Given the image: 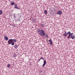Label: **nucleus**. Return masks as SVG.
I'll return each mask as SVG.
<instances>
[{"mask_svg": "<svg viewBox=\"0 0 75 75\" xmlns=\"http://www.w3.org/2000/svg\"><path fill=\"white\" fill-rule=\"evenodd\" d=\"M74 33H70V35H74V34H73Z\"/></svg>", "mask_w": 75, "mask_h": 75, "instance_id": "obj_21", "label": "nucleus"}, {"mask_svg": "<svg viewBox=\"0 0 75 75\" xmlns=\"http://www.w3.org/2000/svg\"><path fill=\"white\" fill-rule=\"evenodd\" d=\"M0 34H1V33H0Z\"/></svg>", "mask_w": 75, "mask_h": 75, "instance_id": "obj_24", "label": "nucleus"}, {"mask_svg": "<svg viewBox=\"0 0 75 75\" xmlns=\"http://www.w3.org/2000/svg\"><path fill=\"white\" fill-rule=\"evenodd\" d=\"M67 38L68 39L69 38H71L72 40H74L75 39V37L74 35H70L69 38L67 37Z\"/></svg>", "mask_w": 75, "mask_h": 75, "instance_id": "obj_2", "label": "nucleus"}, {"mask_svg": "<svg viewBox=\"0 0 75 75\" xmlns=\"http://www.w3.org/2000/svg\"><path fill=\"white\" fill-rule=\"evenodd\" d=\"M11 44V45H14V42H12Z\"/></svg>", "mask_w": 75, "mask_h": 75, "instance_id": "obj_16", "label": "nucleus"}, {"mask_svg": "<svg viewBox=\"0 0 75 75\" xmlns=\"http://www.w3.org/2000/svg\"><path fill=\"white\" fill-rule=\"evenodd\" d=\"M13 40H14V39H9L8 42V45H10V44H11V42H13Z\"/></svg>", "mask_w": 75, "mask_h": 75, "instance_id": "obj_3", "label": "nucleus"}, {"mask_svg": "<svg viewBox=\"0 0 75 75\" xmlns=\"http://www.w3.org/2000/svg\"><path fill=\"white\" fill-rule=\"evenodd\" d=\"M10 64H8V65H7V67H8V68H9V67H10Z\"/></svg>", "mask_w": 75, "mask_h": 75, "instance_id": "obj_20", "label": "nucleus"}, {"mask_svg": "<svg viewBox=\"0 0 75 75\" xmlns=\"http://www.w3.org/2000/svg\"><path fill=\"white\" fill-rule=\"evenodd\" d=\"M11 4L12 6H13V5H14V4H16L14 2H11Z\"/></svg>", "mask_w": 75, "mask_h": 75, "instance_id": "obj_10", "label": "nucleus"}, {"mask_svg": "<svg viewBox=\"0 0 75 75\" xmlns=\"http://www.w3.org/2000/svg\"><path fill=\"white\" fill-rule=\"evenodd\" d=\"M68 34L67 33V32H66V31H65L64 32V33L63 34V36H64V37L65 36L66 37H67V36H68Z\"/></svg>", "mask_w": 75, "mask_h": 75, "instance_id": "obj_6", "label": "nucleus"}, {"mask_svg": "<svg viewBox=\"0 0 75 75\" xmlns=\"http://www.w3.org/2000/svg\"><path fill=\"white\" fill-rule=\"evenodd\" d=\"M40 59H42L43 60H44V58H43V57H41L40 58Z\"/></svg>", "mask_w": 75, "mask_h": 75, "instance_id": "obj_19", "label": "nucleus"}, {"mask_svg": "<svg viewBox=\"0 0 75 75\" xmlns=\"http://www.w3.org/2000/svg\"><path fill=\"white\" fill-rule=\"evenodd\" d=\"M44 12L46 15H47V10H45Z\"/></svg>", "mask_w": 75, "mask_h": 75, "instance_id": "obj_14", "label": "nucleus"}, {"mask_svg": "<svg viewBox=\"0 0 75 75\" xmlns=\"http://www.w3.org/2000/svg\"><path fill=\"white\" fill-rule=\"evenodd\" d=\"M3 14V11L0 9V15H1Z\"/></svg>", "mask_w": 75, "mask_h": 75, "instance_id": "obj_15", "label": "nucleus"}, {"mask_svg": "<svg viewBox=\"0 0 75 75\" xmlns=\"http://www.w3.org/2000/svg\"><path fill=\"white\" fill-rule=\"evenodd\" d=\"M62 12L61 11H59L57 12V14H59V15H61Z\"/></svg>", "mask_w": 75, "mask_h": 75, "instance_id": "obj_4", "label": "nucleus"}, {"mask_svg": "<svg viewBox=\"0 0 75 75\" xmlns=\"http://www.w3.org/2000/svg\"><path fill=\"white\" fill-rule=\"evenodd\" d=\"M14 18H16V16L14 15Z\"/></svg>", "mask_w": 75, "mask_h": 75, "instance_id": "obj_23", "label": "nucleus"}, {"mask_svg": "<svg viewBox=\"0 0 75 75\" xmlns=\"http://www.w3.org/2000/svg\"><path fill=\"white\" fill-rule=\"evenodd\" d=\"M40 26H41V27H44L45 26V25H44L43 24H42L40 25Z\"/></svg>", "mask_w": 75, "mask_h": 75, "instance_id": "obj_13", "label": "nucleus"}, {"mask_svg": "<svg viewBox=\"0 0 75 75\" xmlns=\"http://www.w3.org/2000/svg\"><path fill=\"white\" fill-rule=\"evenodd\" d=\"M13 57H14V58H15V57H16V54H14L13 55Z\"/></svg>", "mask_w": 75, "mask_h": 75, "instance_id": "obj_17", "label": "nucleus"}, {"mask_svg": "<svg viewBox=\"0 0 75 75\" xmlns=\"http://www.w3.org/2000/svg\"><path fill=\"white\" fill-rule=\"evenodd\" d=\"M13 40H14V42H17V40H16V39H15Z\"/></svg>", "mask_w": 75, "mask_h": 75, "instance_id": "obj_18", "label": "nucleus"}, {"mask_svg": "<svg viewBox=\"0 0 75 75\" xmlns=\"http://www.w3.org/2000/svg\"><path fill=\"white\" fill-rule=\"evenodd\" d=\"M14 8H16L17 9H19V8H18V5L17 4H15V7Z\"/></svg>", "mask_w": 75, "mask_h": 75, "instance_id": "obj_5", "label": "nucleus"}, {"mask_svg": "<svg viewBox=\"0 0 75 75\" xmlns=\"http://www.w3.org/2000/svg\"><path fill=\"white\" fill-rule=\"evenodd\" d=\"M41 58H40V59H39V60H38V61H40V60H41Z\"/></svg>", "mask_w": 75, "mask_h": 75, "instance_id": "obj_22", "label": "nucleus"}, {"mask_svg": "<svg viewBox=\"0 0 75 75\" xmlns=\"http://www.w3.org/2000/svg\"><path fill=\"white\" fill-rule=\"evenodd\" d=\"M46 61L44 60V63L43 64V66H42V67H44V66L45 65V64H46Z\"/></svg>", "mask_w": 75, "mask_h": 75, "instance_id": "obj_9", "label": "nucleus"}, {"mask_svg": "<svg viewBox=\"0 0 75 75\" xmlns=\"http://www.w3.org/2000/svg\"><path fill=\"white\" fill-rule=\"evenodd\" d=\"M49 42H50V45H52V40H51L50 39L49 40Z\"/></svg>", "mask_w": 75, "mask_h": 75, "instance_id": "obj_11", "label": "nucleus"}, {"mask_svg": "<svg viewBox=\"0 0 75 75\" xmlns=\"http://www.w3.org/2000/svg\"><path fill=\"white\" fill-rule=\"evenodd\" d=\"M15 48H18V45H16L14 46Z\"/></svg>", "mask_w": 75, "mask_h": 75, "instance_id": "obj_12", "label": "nucleus"}, {"mask_svg": "<svg viewBox=\"0 0 75 75\" xmlns=\"http://www.w3.org/2000/svg\"><path fill=\"white\" fill-rule=\"evenodd\" d=\"M67 34L69 35L67 37H69H69H70V35H71V32L70 31L68 32L67 33Z\"/></svg>", "mask_w": 75, "mask_h": 75, "instance_id": "obj_8", "label": "nucleus"}, {"mask_svg": "<svg viewBox=\"0 0 75 75\" xmlns=\"http://www.w3.org/2000/svg\"><path fill=\"white\" fill-rule=\"evenodd\" d=\"M4 39L5 40H6V41H7V40H8V38L7 36L5 35L4 36Z\"/></svg>", "mask_w": 75, "mask_h": 75, "instance_id": "obj_7", "label": "nucleus"}, {"mask_svg": "<svg viewBox=\"0 0 75 75\" xmlns=\"http://www.w3.org/2000/svg\"><path fill=\"white\" fill-rule=\"evenodd\" d=\"M38 32L39 34L41 36H45V32L42 30H40V29H38Z\"/></svg>", "mask_w": 75, "mask_h": 75, "instance_id": "obj_1", "label": "nucleus"}]
</instances>
